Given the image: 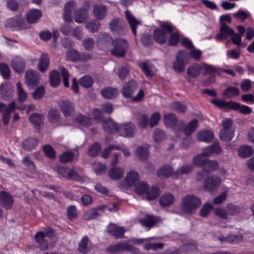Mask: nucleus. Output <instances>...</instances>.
Returning <instances> with one entry per match:
<instances>
[{
  "label": "nucleus",
  "instance_id": "obj_32",
  "mask_svg": "<svg viewBox=\"0 0 254 254\" xmlns=\"http://www.w3.org/2000/svg\"><path fill=\"white\" fill-rule=\"evenodd\" d=\"M174 173L173 168L169 165H164L158 170L157 176L159 178H167L171 177Z\"/></svg>",
  "mask_w": 254,
  "mask_h": 254
},
{
  "label": "nucleus",
  "instance_id": "obj_31",
  "mask_svg": "<svg viewBox=\"0 0 254 254\" xmlns=\"http://www.w3.org/2000/svg\"><path fill=\"white\" fill-rule=\"evenodd\" d=\"M50 59L48 55L46 53H43L40 56V58L38 64V68L41 72H45L49 65Z\"/></svg>",
  "mask_w": 254,
  "mask_h": 254
},
{
  "label": "nucleus",
  "instance_id": "obj_45",
  "mask_svg": "<svg viewBox=\"0 0 254 254\" xmlns=\"http://www.w3.org/2000/svg\"><path fill=\"white\" fill-rule=\"evenodd\" d=\"M101 146L99 142H96L92 144L88 149L87 154L91 157H95L100 152Z\"/></svg>",
  "mask_w": 254,
  "mask_h": 254
},
{
  "label": "nucleus",
  "instance_id": "obj_17",
  "mask_svg": "<svg viewBox=\"0 0 254 254\" xmlns=\"http://www.w3.org/2000/svg\"><path fill=\"white\" fill-rule=\"evenodd\" d=\"M0 204L6 209H11L13 204V198L12 195L6 191H0Z\"/></svg>",
  "mask_w": 254,
  "mask_h": 254
},
{
  "label": "nucleus",
  "instance_id": "obj_13",
  "mask_svg": "<svg viewBox=\"0 0 254 254\" xmlns=\"http://www.w3.org/2000/svg\"><path fill=\"white\" fill-rule=\"evenodd\" d=\"M110 29L114 34L125 35L127 32V25L120 22L118 18H114L110 23Z\"/></svg>",
  "mask_w": 254,
  "mask_h": 254
},
{
  "label": "nucleus",
  "instance_id": "obj_33",
  "mask_svg": "<svg viewBox=\"0 0 254 254\" xmlns=\"http://www.w3.org/2000/svg\"><path fill=\"white\" fill-rule=\"evenodd\" d=\"M87 15V11L85 8H80L74 11V19L76 22L81 23L86 20Z\"/></svg>",
  "mask_w": 254,
  "mask_h": 254
},
{
  "label": "nucleus",
  "instance_id": "obj_36",
  "mask_svg": "<svg viewBox=\"0 0 254 254\" xmlns=\"http://www.w3.org/2000/svg\"><path fill=\"white\" fill-rule=\"evenodd\" d=\"M124 174V169L119 167H112L109 172V176L112 180L120 179Z\"/></svg>",
  "mask_w": 254,
  "mask_h": 254
},
{
  "label": "nucleus",
  "instance_id": "obj_11",
  "mask_svg": "<svg viewBox=\"0 0 254 254\" xmlns=\"http://www.w3.org/2000/svg\"><path fill=\"white\" fill-rule=\"evenodd\" d=\"M136 131V127L132 122L120 124L118 134L123 137H132Z\"/></svg>",
  "mask_w": 254,
  "mask_h": 254
},
{
  "label": "nucleus",
  "instance_id": "obj_58",
  "mask_svg": "<svg viewBox=\"0 0 254 254\" xmlns=\"http://www.w3.org/2000/svg\"><path fill=\"white\" fill-rule=\"evenodd\" d=\"M79 83L82 87L85 88H89L92 86L94 81L91 76L85 75L80 79Z\"/></svg>",
  "mask_w": 254,
  "mask_h": 254
},
{
  "label": "nucleus",
  "instance_id": "obj_19",
  "mask_svg": "<svg viewBox=\"0 0 254 254\" xmlns=\"http://www.w3.org/2000/svg\"><path fill=\"white\" fill-rule=\"evenodd\" d=\"M104 130L110 134H118L120 125L116 124L113 120L108 119L103 122Z\"/></svg>",
  "mask_w": 254,
  "mask_h": 254
},
{
  "label": "nucleus",
  "instance_id": "obj_52",
  "mask_svg": "<svg viewBox=\"0 0 254 254\" xmlns=\"http://www.w3.org/2000/svg\"><path fill=\"white\" fill-rule=\"evenodd\" d=\"M60 116V113L58 110L52 109L48 112V119L50 123L53 124L58 123V125H60L59 120Z\"/></svg>",
  "mask_w": 254,
  "mask_h": 254
},
{
  "label": "nucleus",
  "instance_id": "obj_4",
  "mask_svg": "<svg viewBox=\"0 0 254 254\" xmlns=\"http://www.w3.org/2000/svg\"><path fill=\"white\" fill-rule=\"evenodd\" d=\"M222 128L220 130V138L223 141H231L235 135V130L232 128L233 121L225 118L221 123Z\"/></svg>",
  "mask_w": 254,
  "mask_h": 254
},
{
  "label": "nucleus",
  "instance_id": "obj_8",
  "mask_svg": "<svg viewBox=\"0 0 254 254\" xmlns=\"http://www.w3.org/2000/svg\"><path fill=\"white\" fill-rule=\"evenodd\" d=\"M221 183V179L215 175L210 176L204 180L203 189L209 192H212L217 190Z\"/></svg>",
  "mask_w": 254,
  "mask_h": 254
},
{
  "label": "nucleus",
  "instance_id": "obj_53",
  "mask_svg": "<svg viewBox=\"0 0 254 254\" xmlns=\"http://www.w3.org/2000/svg\"><path fill=\"white\" fill-rule=\"evenodd\" d=\"M74 158V153L72 151H66L59 156L60 161L62 163L71 162Z\"/></svg>",
  "mask_w": 254,
  "mask_h": 254
},
{
  "label": "nucleus",
  "instance_id": "obj_44",
  "mask_svg": "<svg viewBox=\"0 0 254 254\" xmlns=\"http://www.w3.org/2000/svg\"><path fill=\"white\" fill-rule=\"evenodd\" d=\"M240 94V90L235 86H229L224 90L223 96L226 98L229 99L238 96Z\"/></svg>",
  "mask_w": 254,
  "mask_h": 254
},
{
  "label": "nucleus",
  "instance_id": "obj_1",
  "mask_svg": "<svg viewBox=\"0 0 254 254\" xmlns=\"http://www.w3.org/2000/svg\"><path fill=\"white\" fill-rule=\"evenodd\" d=\"M160 27L155 28L153 31V39L158 44L163 45L167 42V34L175 29V26L170 21H162Z\"/></svg>",
  "mask_w": 254,
  "mask_h": 254
},
{
  "label": "nucleus",
  "instance_id": "obj_64",
  "mask_svg": "<svg viewBox=\"0 0 254 254\" xmlns=\"http://www.w3.org/2000/svg\"><path fill=\"white\" fill-rule=\"evenodd\" d=\"M43 150L45 155L50 159L56 157V151L54 148L50 145H45L43 147Z\"/></svg>",
  "mask_w": 254,
  "mask_h": 254
},
{
  "label": "nucleus",
  "instance_id": "obj_15",
  "mask_svg": "<svg viewBox=\"0 0 254 254\" xmlns=\"http://www.w3.org/2000/svg\"><path fill=\"white\" fill-rule=\"evenodd\" d=\"M107 208L106 205H99L86 211L83 215V219L86 221L96 219L100 216V212H103Z\"/></svg>",
  "mask_w": 254,
  "mask_h": 254
},
{
  "label": "nucleus",
  "instance_id": "obj_2",
  "mask_svg": "<svg viewBox=\"0 0 254 254\" xmlns=\"http://www.w3.org/2000/svg\"><path fill=\"white\" fill-rule=\"evenodd\" d=\"M210 102L219 108H228L234 111H239L241 114L244 115H249L252 112L250 107L245 105H241L240 103L232 101L227 102L224 100L214 99Z\"/></svg>",
  "mask_w": 254,
  "mask_h": 254
},
{
  "label": "nucleus",
  "instance_id": "obj_51",
  "mask_svg": "<svg viewBox=\"0 0 254 254\" xmlns=\"http://www.w3.org/2000/svg\"><path fill=\"white\" fill-rule=\"evenodd\" d=\"M126 17L127 19L128 20V23L130 25V28L132 31V33L134 35H136V26L138 24V22L135 19L131 14L130 13L129 11L127 10L125 12Z\"/></svg>",
  "mask_w": 254,
  "mask_h": 254
},
{
  "label": "nucleus",
  "instance_id": "obj_60",
  "mask_svg": "<svg viewBox=\"0 0 254 254\" xmlns=\"http://www.w3.org/2000/svg\"><path fill=\"white\" fill-rule=\"evenodd\" d=\"M41 120V116L39 113H32L29 117V122L34 125L36 128L40 127Z\"/></svg>",
  "mask_w": 254,
  "mask_h": 254
},
{
  "label": "nucleus",
  "instance_id": "obj_10",
  "mask_svg": "<svg viewBox=\"0 0 254 254\" xmlns=\"http://www.w3.org/2000/svg\"><path fill=\"white\" fill-rule=\"evenodd\" d=\"M61 112L66 118L71 117L74 113L75 109L73 103L68 99L62 100L58 102Z\"/></svg>",
  "mask_w": 254,
  "mask_h": 254
},
{
  "label": "nucleus",
  "instance_id": "obj_57",
  "mask_svg": "<svg viewBox=\"0 0 254 254\" xmlns=\"http://www.w3.org/2000/svg\"><path fill=\"white\" fill-rule=\"evenodd\" d=\"M205 156L202 153L198 154L193 158V164L197 167L203 168L207 159L204 158Z\"/></svg>",
  "mask_w": 254,
  "mask_h": 254
},
{
  "label": "nucleus",
  "instance_id": "obj_35",
  "mask_svg": "<svg viewBox=\"0 0 254 254\" xmlns=\"http://www.w3.org/2000/svg\"><path fill=\"white\" fill-rule=\"evenodd\" d=\"M175 201L174 196L170 193H165L159 199V203L162 207L169 206Z\"/></svg>",
  "mask_w": 254,
  "mask_h": 254
},
{
  "label": "nucleus",
  "instance_id": "obj_54",
  "mask_svg": "<svg viewBox=\"0 0 254 254\" xmlns=\"http://www.w3.org/2000/svg\"><path fill=\"white\" fill-rule=\"evenodd\" d=\"M170 106L172 109L180 113H185L188 109L187 105L180 101H174Z\"/></svg>",
  "mask_w": 254,
  "mask_h": 254
},
{
  "label": "nucleus",
  "instance_id": "obj_40",
  "mask_svg": "<svg viewBox=\"0 0 254 254\" xmlns=\"http://www.w3.org/2000/svg\"><path fill=\"white\" fill-rule=\"evenodd\" d=\"M238 155L243 158H248L254 153V150L250 146L242 145L238 150Z\"/></svg>",
  "mask_w": 254,
  "mask_h": 254
},
{
  "label": "nucleus",
  "instance_id": "obj_46",
  "mask_svg": "<svg viewBox=\"0 0 254 254\" xmlns=\"http://www.w3.org/2000/svg\"><path fill=\"white\" fill-rule=\"evenodd\" d=\"M160 193V190L159 188L157 187L152 186L151 189L150 190L149 189L146 192L145 194L146 198L149 201L154 200L159 196Z\"/></svg>",
  "mask_w": 254,
  "mask_h": 254
},
{
  "label": "nucleus",
  "instance_id": "obj_61",
  "mask_svg": "<svg viewBox=\"0 0 254 254\" xmlns=\"http://www.w3.org/2000/svg\"><path fill=\"white\" fill-rule=\"evenodd\" d=\"M67 218L71 221L77 218V208L74 205H70L67 207L66 210Z\"/></svg>",
  "mask_w": 254,
  "mask_h": 254
},
{
  "label": "nucleus",
  "instance_id": "obj_20",
  "mask_svg": "<svg viewBox=\"0 0 254 254\" xmlns=\"http://www.w3.org/2000/svg\"><path fill=\"white\" fill-rule=\"evenodd\" d=\"M11 66L16 72L22 73L25 68V61L21 57H14L11 61Z\"/></svg>",
  "mask_w": 254,
  "mask_h": 254
},
{
  "label": "nucleus",
  "instance_id": "obj_56",
  "mask_svg": "<svg viewBox=\"0 0 254 254\" xmlns=\"http://www.w3.org/2000/svg\"><path fill=\"white\" fill-rule=\"evenodd\" d=\"M85 27L90 32L95 33L99 31L100 24L96 20H92L86 24Z\"/></svg>",
  "mask_w": 254,
  "mask_h": 254
},
{
  "label": "nucleus",
  "instance_id": "obj_63",
  "mask_svg": "<svg viewBox=\"0 0 254 254\" xmlns=\"http://www.w3.org/2000/svg\"><path fill=\"white\" fill-rule=\"evenodd\" d=\"M153 138L155 142L159 143L165 139V133L161 129H156L153 132Z\"/></svg>",
  "mask_w": 254,
  "mask_h": 254
},
{
  "label": "nucleus",
  "instance_id": "obj_5",
  "mask_svg": "<svg viewBox=\"0 0 254 254\" xmlns=\"http://www.w3.org/2000/svg\"><path fill=\"white\" fill-rule=\"evenodd\" d=\"M189 55L186 50H179L176 56V61L173 63V67L174 71L181 73L185 69V64L189 61Z\"/></svg>",
  "mask_w": 254,
  "mask_h": 254
},
{
  "label": "nucleus",
  "instance_id": "obj_22",
  "mask_svg": "<svg viewBox=\"0 0 254 254\" xmlns=\"http://www.w3.org/2000/svg\"><path fill=\"white\" fill-rule=\"evenodd\" d=\"M42 11L38 9H30L26 14V20L28 23L33 24L37 22L42 17Z\"/></svg>",
  "mask_w": 254,
  "mask_h": 254
},
{
  "label": "nucleus",
  "instance_id": "obj_6",
  "mask_svg": "<svg viewBox=\"0 0 254 254\" xmlns=\"http://www.w3.org/2000/svg\"><path fill=\"white\" fill-rule=\"evenodd\" d=\"M112 55L117 57H124L128 46L127 41L122 38H116L112 41Z\"/></svg>",
  "mask_w": 254,
  "mask_h": 254
},
{
  "label": "nucleus",
  "instance_id": "obj_7",
  "mask_svg": "<svg viewBox=\"0 0 254 254\" xmlns=\"http://www.w3.org/2000/svg\"><path fill=\"white\" fill-rule=\"evenodd\" d=\"M107 251L112 254L120 251L129 252L134 254H137L139 253L138 248L127 243H119L115 245H111L107 248Z\"/></svg>",
  "mask_w": 254,
  "mask_h": 254
},
{
  "label": "nucleus",
  "instance_id": "obj_25",
  "mask_svg": "<svg viewBox=\"0 0 254 254\" xmlns=\"http://www.w3.org/2000/svg\"><path fill=\"white\" fill-rule=\"evenodd\" d=\"M139 179L140 176L137 172L130 171L127 173L125 178V182L128 187H131L136 185Z\"/></svg>",
  "mask_w": 254,
  "mask_h": 254
},
{
  "label": "nucleus",
  "instance_id": "obj_18",
  "mask_svg": "<svg viewBox=\"0 0 254 254\" xmlns=\"http://www.w3.org/2000/svg\"><path fill=\"white\" fill-rule=\"evenodd\" d=\"M107 232L115 239L123 238L125 233V229L124 227L111 223L107 227Z\"/></svg>",
  "mask_w": 254,
  "mask_h": 254
},
{
  "label": "nucleus",
  "instance_id": "obj_50",
  "mask_svg": "<svg viewBox=\"0 0 254 254\" xmlns=\"http://www.w3.org/2000/svg\"><path fill=\"white\" fill-rule=\"evenodd\" d=\"M219 164L217 161L207 159L202 168L209 173L216 170Z\"/></svg>",
  "mask_w": 254,
  "mask_h": 254
},
{
  "label": "nucleus",
  "instance_id": "obj_41",
  "mask_svg": "<svg viewBox=\"0 0 254 254\" xmlns=\"http://www.w3.org/2000/svg\"><path fill=\"white\" fill-rule=\"evenodd\" d=\"M45 236L44 235V232L43 231H39L37 232L34 236L35 240L36 243L41 248V250L42 251L47 250L48 248V245L46 246H43L44 243L46 242L45 239Z\"/></svg>",
  "mask_w": 254,
  "mask_h": 254
},
{
  "label": "nucleus",
  "instance_id": "obj_12",
  "mask_svg": "<svg viewBox=\"0 0 254 254\" xmlns=\"http://www.w3.org/2000/svg\"><path fill=\"white\" fill-rule=\"evenodd\" d=\"M25 83L30 88L38 86L40 83L39 73L32 69L28 70L25 75Z\"/></svg>",
  "mask_w": 254,
  "mask_h": 254
},
{
  "label": "nucleus",
  "instance_id": "obj_28",
  "mask_svg": "<svg viewBox=\"0 0 254 254\" xmlns=\"http://www.w3.org/2000/svg\"><path fill=\"white\" fill-rule=\"evenodd\" d=\"M102 96L107 99H112L116 98L119 94V90L111 87H106L100 91Z\"/></svg>",
  "mask_w": 254,
  "mask_h": 254
},
{
  "label": "nucleus",
  "instance_id": "obj_43",
  "mask_svg": "<svg viewBox=\"0 0 254 254\" xmlns=\"http://www.w3.org/2000/svg\"><path fill=\"white\" fill-rule=\"evenodd\" d=\"M67 60L73 63H77L81 59L80 53L74 49H70L66 52Z\"/></svg>",
  "mask_w": 254,
  "mask_h": 254
},
{
  "label": "nucleus",
  "instance_id": "obj_23",
  "mask_svg": "<svg viewBox=\"0 0 254 254\" xmlns=\"http://www.w3.org/2000/svg\"><path fill=\"white\" fill-rule=\"evenodd\" d=\"M13 91L11 86L7 82H5L0 85V94L1 98L5 101L8 100L11 98Z\"/></svg>",
  "mask_w": 254,
  "mask_h": 254
},
{
  "label": "nucleus",
  "instance_id": "obj_48",
  "mask_svg": "<svg viewBox=\"0 0 254 254\" xmlns=\"http://www.w3.org/2000/svg\"><path fill=\"white\" fill-rule=\"evenodd\" d=\"M134 186V192L138 195L146 194L148 190L149 189V185L144 182L137 183Z\"/></svg>",
  "mask_w": 254,
  "mask_h": 254
},
{
  "label": "nucleus",
  "instance_id": "obj_21",
  "mask_svg": "<svg viewBox=\"0 0 254 254\" xmlns=\"http://www.w3.org/2000/svg\"><path fill=\"white\" fill-rule=\"evenodd\" d=\"M160 221V217L154 215L147 214L145 218L139 220L142 226L150 228L155 225Z\"/></svg>",
  "mask_w": 254,
  "mask_h": 254
},
{
  "label": "nucleus",
  "instance_id": "obj_24",
  "mask_svg": "<svg viewBox=\"0 0 254 254\" xmlns=\"http://www.w3.org/2000/svg\"><path fill=\"white\" fill-rule=\"evenodd\" d=\"M75 6L76 2L74 1H69L65 3L64 9V19L65 22H72L71 13Z\"/></svg>",
  "mask_w": 254,
  "mask_h": 254
},
{
  "label": "nucleus",
  "instance_id": "obj_59",
  "mask_svg": "<svg viewBox=\"0 0 254 254\" xmlns=\"http://www.w3.org/2000/svg\"><path fill=\"white\" fill-rule=\"evenodd\" d=\"M169 34L170 36L168 39V45L170 46H177L180 41V36L179 33L173 31Z\"/></svg>",
  "mask_w": 254,
  "mask_h": 254
},
{
  "label": "nucleus",
  "instance_id": "obj_55",
  "mask_svg": "<svg viewBox=\"0 0 254 254\" xmlns=\"http://www.w3.org/2000/svg\"><path fill=\"white\" fill-rule=\"evenodd\" d=\"M136 154L141 161H145L149 155L148 148L146 147L139 146L137 148Z\"/></svg>",
  "mask_w": 254,
  "mask_h": 254
},
{
  "label": "nucleus",
  "instance_id": "obj_16",
  "mask_svg": "<svg viewBox=\"0 0 254 254\" xmlns=\"http://www.w3.org/2000/svg\"><path fill=\"white\" fill-rule=\"evenodd\" d=\"M137 88V83L134 80H130L124 84L121 92L126 98H130Z\"/></svg>",
  "mask_w": 254,
  "mask_h": 254
},
{
  "label": "nucleus",
  "instance_id": "obj_37",
  "mask_svg": "<svg viewBox=\"0 0 254 254\" xmlns=\"http://www.w3.org/2000/svg\"><path fill=\"white\" fill-rule=\"evenodd\" d=\"M107 10L105 6L100 4L94 7L93 13L96 19H103L106 15Z\"/></svg>",
  "mask_w": 254,
  "mask_h": 254
},
{
  "label": "nucleus",
  "instance_id": "obj_62",
  "mask_svg": "<svg viewBox=\"0 0 254 254\" xmlns=\"http://www.w3.org/2000/svg\"><path fill=\"white\" fill-rule=\"evenodd\" d=\"M0 72L2 77L8 79L10 77V70L8 65L5 63L0 64Z\"/></svg>",
  "mask_w": 254,
  "mask_h": 254
},
{
  "label": "nucleus",
  "instance_id": "obj_29",
  "mask_svg": "<svg viewBox=\"0 0 254 254\" xmlns=\"http://www.w3.org/2000/svg\"><path fill=\"white\" fill-rule=\"evenodd\" d=\"M73 121L75 123L85 127H89L92 125V119L81 113L77 114Z\"/></svg>",
  "mask_w": 254,
  "mask_h": 254
},
{
  "label": "nucleus",
  "instance_id": "obj_47",
  "mask_svg": "<svg viewBox=\"0 0 254 254\" xmlns=\"http://www.w3.org/2000/svg\"><path fill=\"white\" fill-rule=\"evenodd\" d=\"M50 82L51 86L53 87H56L60 84L61 78L58 70H53L50 72Z\"/></svg>",
  "mask_w": 254,
  "mask_h": 254
},
{
  "label": "nucleus",
  "instance_id": "obj_30",
  "mask_svg": "<svg viewBox=\"0 0 254 254\" xmlns=\"http://www.w3.org/2000/svg\"><path fill=\"white\" fill-rule=\"evenodd\" d=\"M196 137L198 141L209 143L213 139L214 134L211 131L204 130L198 132Z\"/></svg>",
  "mask_w": 254,
  "mask_h": 254
},
{
  "label": "nucleus",
  "instance_id": "obj_42",
  "mask_svg": "<svg viewBox=\"0 0 254 254\" xmlns=\"http://www.w3.org/2000/svg\"><path fill=\"white\" fill-rule=\"evenodd\" d=\"M38 145L37 139L29 137L25 139L23 142V148L24 150L30 151L36 148Z\"/></svg>",
  "mask_w": 254,
  "mask_h": 254
},
{
  "label": "nucleus",
  "instance_id": "obj_38",
  "mask_svg": "<svg viewBox=\"0 0 254 254\" xmlns=\"http://www.w3.org/2000/svg\"><path fill=\"white\" fill-rule=\"evenodd\" d=\"M89 238L84 236L78 245V251L82 254H87L90 251V247L88 246Z\"/></svg>",
  "mask_w": 254,
  "mask_h": 254
},
{
  "label": "nucleus",
  "instance_id": "obj_26",
  "mask_svg": "<svg viewBox=\"0 0 254 254\" xmlns=\"http://www.w3.org/2000/svg\"><path fill=\"white\" fill-rule=\"evenodd\" d=\"M164 124L166 127L174 128L176 126L178 122L177 116L173 113H167L164 115L163 117Z\"/></svg>",
  "mask_w": 254,
  "mask_h": 254
},
{
  "label": "nucleus",
  "instance_id": "obj_3",
  "mask_svg": "<svg viewBox=\"0 0 254 254\" xmlns=\"http://www.w3.org/2000/svg\"><path fill=\"white\" fill-rule=\"evenodd\" d=\"M201 200L198 197L188 194L182 198L181 210L185 214H190L199 206Z\"/></svg>",
  "mask_w": 254,
  "mask_h": 254
},
{
  "label": "nucleus",
  "instance_id": "obj_49",
  "mask_svg": "<svg viewBox=\"0 0 254 254\" xmlns=\"http://www.w3.org/2000/svg\"><path fill=\"white\" fill-rule=\"evenodd\" d=\"M16 89L18 101L20 103L24 102L27 100L28 95L27 93L23 88L20 81H18L17 83Z\"/></svg>",
  "mask_w": 254,
  "mask_h": 254
},
{
  "label": "nucleus",
  "instance_id": "obj_34",
  "mask_svg": "<svg viewBox=\"0 0 254 254\" xmlns=\"http://www.w3.org/2000/svg\"><path fill=\"white\" fill-rule=\"evenodd\" d=\"M198 124V121L197 119L190 121L183 129L184 134L187 136H190L196 129Z\"/></svg>",
  "mask_w": 254,
  "mask_h": 254
},
{
  "label": "nucleus",
  "instance_id": "obj_14",
  "mask_svg": "<svg viewBox=\"0 0 254 254\" xmlns=\"http://www.w3.org/2000/svg\"><path fill=\"white\" fill-rule=\"evenodd\" d=\"M234 35V30L228 26L225 23L221 22L219 33L216 35V40L221 41L226 39L228 37Z\"/></svg>",
  "mask_w": 254,
  "mask_h": 254
},
{
  "label": "nucleus",
  "instance_id": "obj_9",
  "mask_svg": "<svg viewBox=\"0 0 254 254\" xmlns=\"http://www.w3.org/2000/svg\"><path fill=\"white\" fill-rule=\"evenodd\" d=\"M5 26L11 31L21 30L26 29L24 20L19 16L7 19Z\"/></svg>",
  "mask_w": 254,
  "mask_h": 254
},
{
  "label": "nucleus",
  "instance_id": "obj_27",
  "mask_svg": "<svg viewBox=\"0 0 254 254\" xmlns=\"http://www.w3.org/2000/svg\"><path fill=\"white\" fill-rule=\"evenodd\" d=\"M16 108L15 102L12 101L10 103L6 108L5 111L2 113V121L4 126H7L9 122L10 114L14 112Z\"/></svg>",
  "mask_w": 254,
  "mask_h": 254
},
{
  "label": "nucleus",
  "instance_id": "obj_39",
  "mask_svg": "<svg viewBox=\"0 0 254 254\" xmlns=\"http://www.w3.org/2000/svg\"><path fill=\"white\" fill-rule=\"evenodd\" d=\"M201 69V66L198 64L190 65L187 69V74L191 78H195L198 76Z\"/></svg>",
  "mask_w": 254,
  "mask_h": 254
}]
</instances>
